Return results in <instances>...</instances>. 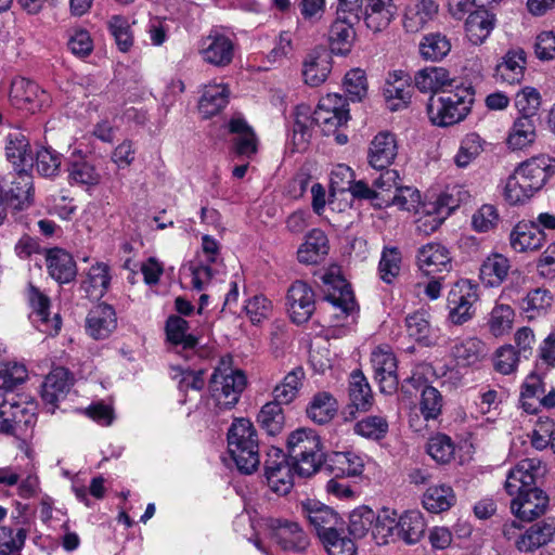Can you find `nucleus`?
<instances>
[{"label": "nucleus", "instance_id": "obj_14", "mask_svg": "<svg viewBox=\"0 0 555 555\" xmlns=\"http://www.w3.org/2000/svg\"><path fill=\"white\" fill-rule=\"evenodd\" d=\"M287 307L294 323L307 322L315 310V295L311 286L304 281H295L287 292Z\"/></svg>", "mask_w": 555, "mask_h": 555}, {"label": "nucleus", "instance_id": "obj_50", "mask_svg": "<svg viewBox=\"0 0 555 555\" xmlns=\"http://www.w3.org/2000/svg\"><path fill=\"white\" fill-rule=\"evenodd\" d=\"M485 150V141L475 132L466 134L460 143L454 163L459 168H466L477 159Z\"/></svg>", "mask_w": 555, "mask_h": 555}, {"label": "nucleus", "instance_id": "obj_46", "mask_svg": "<svg viewBox=\"0 0 555 555\" xmlns=\"http://www.w3.org/2000/svg\"><path fill=\"white\" fill-rule=\"evenodd\" d=\"M337 412V402L334 397L326 391L315 393L308 408V417L318 424L330 422Z\"/></svg>", "mask_w": 555, "mask_h": 555}, {"label": "nucleus", "instance_id": "obj_4", "mask_svg": "<svg viewBox=\"0 0 555 555\" xmlns=\"http://www.w3.org/2000/svg\"><path fill=\"white\" fill-rule=\"evenodd\" d=\"M288 456L294 472L300 477L317 473L323 462L320 437L312 429L300 428L287 438Z\"/></svg>", "mask_w": 555, "mask_h": 555}, {"label": "nucleus", "instance_id": "obj_38", "mask_svg": "<svg viewBox=\"0 0 555 555\" xmlns=\"http://www.w3.org/2000/svg\"><path fill=\"white\" fill-rule=\"evenodd\" d=\"M555 532V522L541 521L532 525L517 542V550L520 552H533L547 544Z\"/></svg>", "mask_w": 555, "mask_h": 555}, {"label": "nucleus", "instance_id": "obj_42", "mask_svg": "<svg viewBox=\"0 0 555 555\" xmlns=\"http://www.w3.org/2000/svg\"><path fill=\"white\" fill-rule=\"evenodd\" d=\"M372 538L378 545L396 542V511L384 507L375 514Z\"/></svg>", "mask_w": 555, "mask_h": 555}, {"label": "nucleus", "instance_id": "obj_31", "mask_svg": "<svg viewBox=\"0 0 555 555\" xmlns=\"http://www.w3.org/2000/svg\"><path fill=\"white\" fill-rule=\"evenodd\" d=\"M328 240L320 229L311 230L297 251L301 263L315 264L322 261L328 254Z\"/></svg>", "mask_w": 555, "mask_h": 555}, {"label": "nucleus", "instance_id": "obj_25", "mask_svg": "<svg viewBox=\"0 0 555 555\" xmlns=\"http://www.w3.org/2000/svg\"><path fill=\"white\" fill-rule=\"evenodd\" d=\"M46 264L49 275L61 284L72 282L77 275V266L73 256L62 248L47 249Z\"/></svg>", "mask_w": 555, "mask_h": 555}, {"label": "nucleus", "instance_id": "obj_16", "mask_svg": "<svg viewBox=\"0 0 555 555\" xmlns=\"http://www.w3.org/2000/svg\"><path fill=\"white\" fill-rule=\"evenodd\" d=\"M516 169L524 182H528L538 192L555 175V159L542 154L522 162Z\"/></svg>", "mask_w": 555, "mask_h": 555}, {"label": "nucleus", "instance_id": "obj_19", "mask_svg": "<svg viewBox=\"0 0 555 555\" xmlns=\"http://www.w3.org/2000/svg\"><path fill=\"white\" fill-rule=\"evenodd\" d=\"M73 385L69 372L62 367L53 369L46 377L41 397L51 413L57 406V402L64 399Z\"/></svg>", "mask_w": 555, "mask_h": 555}, {"label": "nucleus", "instance_id": "obj_24", "mask_svg": "<svg viewBox=\"0 0 555 555\" xmlns=\"http://www.w3.org/2000/svg\"><path fill=\"white\" fill-rule=\"evenodd\" d=\"M545 242V234L534 222H518L509 234L511 247L516 253L540 249Z\"/></svg>", "mask_w": 555, "mask_h": 555}, {"label": "nucleus", "instance_id": "obj_49", "mask_svg": "<svg viewBox=\"0 0 555 555\" xmlns=\"http://www.w3.org/2000/svg\"><path fill=\"white\" fill-rule=\"evenodd\" d=\"M257 421L269 435L281 433L285 423L282 403L275 400L267 402L259 411Z\"/></svg>", "mask_w": 555, "mask_h": 555}, {"label": "nucleus", "instance_id": "obj_23", "mask_svg": "<svg viewBox=\"0 0 555 555\" xmlns=\"http://www.w3.org/2000/svg\"><path fill=\"white\" fill-rule=\"evenodd\" d=\"M273 529L278 544L285 551L301 553L309 546V538L298 522L276 519Z\"/></svg>", "mask_w": 555, "mask_h": 555}, {"label": "nucleus", "instance_id": "obj_44", "mask_svg": "<svg viewBox=\"0 0 555 555\" xmlns=\"http://www.w3.org/2000/svg\"><path fill=\"white\" fill-rule=\"evenodd\" d=\"M349 399L359 411H369L373 405L371 387L361 371H353L350 375Z\"/></svg>", "mask_w": 555, "mask_h": 555}, {"label": "nucleus", "instance_id": "obj_51", "mask_svg": "<svg viewBox=\"0 0 555 555\" xmlns=\"http://www.w3.org/2000/svg\"><path fill=\"white\" fill-rule=\"evenodd\" d=\"M455 501L451 487L446 485L427 489L423 496L424 507L431 513H440L449 509Z\"/></svg>", "mask_w": 555, "mask_h": 555}, {"label": "nucleus", "instance_id": "obj_27", "mask_svg": "<svg viewBox=\"0 0 555 555\" xmlns=\"http://www.w3.org/2000/svg\"><path fill=\"white\" fill-rule=\"evenodd\" d=\"M526 68V53L521 49L509 50L496 65V81L507 85L520 83Z\"/></svg>", "mask_w": 555, "mask_h": 555}, {"label": "nucleus", "instance_id": "obj_56", "mask_svg": "<svg viewBox=\"0 0 555 555\" xmlns=\"http://www.w3.org/2000/svg\"><path fill=\"white\" fill-rule=\"evenodd\" d=\"M451 50L449 39L437 33L425 36L420 43V52L425 60L440 61Z\"/></svg>", "mask_w": 555, "mask_h": 555}, {"label": "nucleus", "instance_id": "obj_8", "mask_svg": "<svg viewBox=\"0 0 555 555\" xmlns=\"http://www.w3.org/2000/svg\"><path fill=\"white\" fill-rule=\"evenodd\" d=\"M478 286L469 280H460L449 291L447 302L449 320L454 325H462L473 319L474 305L478 301Z\"/></svg>", "mask_w": 555, "mask_h": 555}, {"label": "nucleus", "instance_id": "obj_39", "mask_svg": "<svg viewBox=\"0 0 555 555\" xmlns=\"http://www.w3.org/2000/svg\"><path fill=\"white\" fill-rule=\"evenodd\" d=\"M5 156L16 168L24 169L33 160L29 140L21 131H12L5 138Z\"/></svg>", "mask_w": 555, "mask_h": 555}, {"label": "nucleus", "instance_id": "obj_63", "mask_svg": "<svg viewBox=\"0 0 555 555\" xmlns=\"http://www.w3.org/2000/svg\"><path fill=\"white\" fill-rule=\"evenodd\" d=\"M520 356L512 345L500 347L493 357L494 370L503 375H509L516 372Z\"/></svg>", "mask_w": 555, "mask_h": 555}, {"label": "nucleus", "instance_id": "obj_7", "mask_svg": "<svg viewBox=\"0 0 555 555\" xmlns=\"http://www.w3.org/2000/svg\"><path fill=\"white\" fill-rule=\"evenodd\" d=\"M323 293L326 301L336 310L335 318L344 324L356 322L358 305L353 292L347 281L333 268L322 276Z\"/></svg>", "mask_w": 555, "mask_h": 555}, {"label": "nucleus", "instance_id": "obj_13", "mask_svg": "<svg viewBox=\"0 0 555 555\" xmlns=\"http://www.w3.org/2000/svg\"><path fill=\"white\" fill-rule=\"evenodd\" d=\"M0 190L8 206L23 209L29 204L33 178L24 169L7 175L0 182Z\"/></svg>", "mask_w": 555, "mask_h": 555}, {"label": "nucleus", "instance_id": "obj_53", "mask_svg": "<svg viewBox=\"0 0 555 555\" xmlns=\"http://www.w3.org/2000/svg\"><path fill=\"white\" fill-rule=\"evenodd\" d=\"M107 28L114 37L120 52H128L134 42V36L129 20L124 15H112L107 21Z\"/></svg>", "mask_w": 555, "mask_h": 555}, {"label": "nucleus", "instance_id": "obj_59", "mask_svg": "<svg viewBox=\"0 0 555 555\" xmlns=\"http://www.w3.org/2000/svg\"><path fill=\"white\" fill-rule=\"evenodd\" d=\"M401 183V178L396 169H384V171L373 181V186L375 191H380V193H376L377 198L382 201V204L389 206L390 205V193L392 191H397Z\"/></svg>", "mask_w": 555, "mask_h": 555}, {"label": "nucleus", "instance_id": "obj_5", "mask_svg": "<svg viewBox=\"0 0 555 555\" xmlns=\"http://www.w3.org/2000/svg\"><path fill=\"white\" fill-rule=\"evenodd\" d=\"M247 380L241 370H235L222 359L209 379V392L219 410H231L238 402Z\"/></svg>", "mask_w": 555, "mask_h": 555}, {"label": "nucleus", "instance_id": "obj_11", "mask_svg": "<svg viewBox=\"0 0 555 555\" xmlns=\"http://www.w3.org/2000/svg\"><path fill=\"white\" fill-rule=\"evenodd\" d=\"M198 53L205 63L216 67H225L233 61L234 42L219 29L214 28L201 39Z\"/></svg>", "mask_w": 555, "mask_h": 555}, {"label": "nucleus", "instance_id": "obj_61", "mask_svg": "<svg viewBox=\"0 0 555 555\" xmlns=\"http://www.w3.org/2000/svg\"><path fill=\"white\" fill-rule=\"evenodd\" d=\"M323 546L328 555H356L357 547L354 542L344 534L343 530H336L325 538L321 539Z\"/></svg>", "mask_w": 555, "mask_h": 555}, {"label": "nucleus", "instance_id": "obj_35", "mask_svg": "<svg viewBox=\"0 0 555 555\" xmlns=\"http://www.w3.org/2000/svg\"><path fill=\"white\" fill-rule=\"evenodd\" d=\"M487 347L483 341L477 337H467L456 340L451 348V356L457 365H474L485 358Z\"/></svg>", "mask_w": 555, "mask_h": 555}, {"label": "nucleus", "instance_id": "obj_55", "mask_svg": "<svg viewBox=\"0 0 555 555\" xmlns=\"http://www.w3.org/2000/svg\"><path fill=\"white\" fill-rule=\"evenodd\" d=\"M388 429L387 420L379 415L365 416L353 425L357 435L374 441L385 438Z\"/></svg>", "mask_w": 555, "mask_h": 555}, {"label": "nucleus", "instance_id": "obj_3", "mask_svg": "<svg viewBox=\"0 0 555 555\" xmlns=\"http://www.w3.org/2000/svg\"><path fill=\"white\" fill-rule=\"evenodd\" d=\"M228 451L237 469L245 475L260 464L257 430L247 418H235L228 430Z\"/></svg>", "mask_w": 555, "mask_h": 555}, {"label": "nucleus", "instance_id": "obj_12", "mask_svg": "<svg viewBox=\"0 0 555 555\" xmlns=\"http://www.w3.org/2000/svg\"><path fill=\"white\" fill-rule=\"evenodd\" d=\"M10 100L13 106L29 113H36L49 106L50 95L26 78H15L11 83Z\"/></svg>", "mask_w": 555, "mask_h": 555}, {"label": "nucleus", "instance_id": "obj_20", "mask_svg": "<svg viewBox=\"0 0 555 555\" xmlns=\"http://www.w3.org/2000/svg\"><path fill=\"white\" fill-rule=\"evenodd\" d=\"M189 323L179 315H171L166 322L167 339L177 353L190 359L195 351L198 340L195 336L186 334Z\"/></svg>", "mask_w": 555, "mask_h": 555}, {"label": "nucleus", "instance_id": "obj_26", "mask_svg": "<svg viewBox=\"0 0 555 555\" xmlns=\"http://www.w3.org/2000/svg\"><path fill=\"white\" fill-rule=\"evenodd\" d=\"M426 524L421 512L412 509L398 515L396 512V540L408 545L416 544L424 535Z\"/></svg>", "mask_w": 555, "mask_h": 555}, {"label": "nucleus", "instance_id": "obj_60", "mask_svg": "<svg viewBox=\"0 0 555 555\" xmlns=\"http://www.w3.org/2000/svg\"><path fill=\"white\" fill-rule=\"evenodd\" d=\"M375 512L366 506L354 509L349 516V532L354 538H363L372 532Z\"/></svg>", "mask_w": 555, "mask_h": 555}, {"label": "nucleus", "instance_id": "obj_54", "mask_svg": "<svg viewBox=\"0 0 555 555\" xmlns=\"http://www.w3.org/2000/svg\"><path fill=\"white\" fill-rule=\"evenodd\" d=\"M315 125L314 113L308 105L300 104L296 106L294 113V142L298 149H304L310 138V130Z\"/></svg>", "mask_w": 555, "mask_h": 555}, {"label": "nucleus", "instance_id": "obj_45", "mask_svg": "<svg viewBox=\"0 0 555 555\" xmlns=\"http://www.w3.org/2000/svg\"><path fill=\"white\" fill-rule=\"evenodd\" d=\"M405 328L414 340L429 346L434 341L430 314L427 311L418 310L405 318Z\"/></svg>", "mask_w": 555, "mask_h": 555}, {"label": "nucleus", "instance_id": "obj_15", "mask_svg": "<svg viewBox=\"0 0 555 555\" xmlns=\"http://www.w3.org/2000/svg\"><path fill=\"white\" fill-rule=\"evenodd\" d=\"M27 295L28 301L33 308V321L37 328L49 336L57 335L62 322L59 314H54L52 319L49 318V297L33 284H29Z\"/></svg>", "mask_w": 555, "mask_h": 555}, {"label": "nucleus", "instance_id": "obj_9", "mask_svg": "<svg viewBox=\"0 0 555 555\" xmlns=\"http://www.w3.org/2000/svg\"><path fill=\"white\" fill-rule=\"evenodd\" d=\"M347 100L337 93H330L319 101L314 109V121L326 135L334 133L349 119Z\"/></svg>", "mask_w": 555, "mask_h": 555}, {"label": "nucleus", "instance_id": "obj_22", "mask_svg": "<svg viewBox=\"0 0 555 555\" xmlns=\"http://www.w3.org/2000/svg\"><path fill=\"white\" fill-rule=\"evenodd\" d=\"M417 264L426 275L449 272L452 269L450 253L439 243L422 246L417 253Z\"/></svg>", "mask_w": 555, "mask_h": 555}, {"label": "nucleus", "instance_id": "obj_18", "mask_svg": "<svg viewBox=\"0 0 555 555\" xmlns=\"http://www.w3.org/2000/svg\"><path fill=\"white\" fill-rule=\"evenodd\" d=\"M398 154V144L393 133L389 131L378 132L370 142L367 162L377 170L388 168Z\"/></svg>", "mask_w": 555, "mask_h": 555}, {"label": "nucleus", "instance_id": "obj_32", "mask_svg": "<svg viewBox=\"0 0 555 555\" xmlns=\"http://www.w3.org/2000/svg\"><path fill=\"white\" fill-rule=\"evenodd\" d=\"M229 132L234 134L233 143L237 155L250 157L257 152V139L251 127L241 116H234L228 124Z\"/></svg>", "mask_w": 555, "mask_h": 555}, {"label": "nucleus", "instance_id": "obj_36", "mask_svg": "<svg viewBox=\"0 0 555 555\" xmlns=\"http://www.w3.org/2000/svg\"><path fill=\"white\" fill-rule=\"evenodd\" d=\"M306 373L302 366H296L289 371L272 390L273 400L282 403H292L299 395L304 386Z\"/></svg>", "mask_w": 555, "mask_h": 555}, {"label": "nucleus", "instance_id": "obj_1", "mask_svg": "<svg viewBox=\"0 0 555 555\" xmlns=\"http://www.w3.org/2000/svg\"><path fill=\"white\" fill-rule=\"evenodd\" d=\"M545 473V466L538 459H524L512 468L504 483L509 496L511 512L521 521H533L545 514L550 499L537 487V480Z\"/></svg>", "mask_w": 555, "mask_h": 555}, {"label": "nucleus", "instance_id": "obj_64", "mask_svg": "<svg viewBox=\"0 0 555 555\" xmlns=\"http://www.w3.org/2000/svg\"><path fill=\"white\" fill-rule=\"evenodd\" d=\"M62 155L50 147H41L36 154V168L44 177H54L59 173Z\"/></svg>", "mask_w": 555, "mask_h": 555}, {"label": "nucleus", "instance_id": "obj_41", "mask_svg": "<svg viewBox=\"0 0 555 555\" xmlns=\"http://www.w3.org/2000/svg\"><path fill=\"white\" fill-rule=\"evenodd\" d=\"M228 99L229 90L227 86L221 83L208 85L205 87L199 100V113L205 118H209L225 107Z\"/></svg>", "mask_w": 555, "mask_h": 555}, {"label": "nucleus", "instance_id": "obj_48", "mask_svg": "<svg viewBox=\"0 0 555 555\" xmlns=\"http://www.w3.org/2000/svg\"><path fill=\"white\" fill-rule=\"evenodd\" d=\"M553 297L547 289L535 288L529 292L520 302V309L529 320L544 315L551 308Z\"/></svg>", "mask_w": 555, "mask_h": 555}, {"label": "nucleus", "instance_id": "obj_58", "mask_svg": "<svg viewBox=\"0 0 555 555\" xmlns=\"http://www.w3.org/2000/svg\"><path fill=\"white\" fill-rule=\"evenodd\" d=\"M468 193L461 186L447 189L435 203H429L438 210V215L449 216L461 203L468 199Z\"/></svg>", "mask_w": 555, "mask_h": 555}, {"label": "nucleus", "instance_id": "obj_47", "mask_svg": "<svg viewBox=\"0 0 555 555\" xmlns=\"http://www.w3.org/2000/svg\"><path fill=\"white\" fill-rule=\"evenodd\" d=\"M353 23L336 18L330 28L328 40L333 53L346 54L350 51L356 33Z\"/></svg>", "mask_w": 555, "mask_h": 555}, {"label": "nucleus", "instance_id": "obj_6", "mask_svg": "<svg viewBox=\"0 0 555 555\" xmlns=\"http://www.w3.org/2000/svg\"><path fill=\"white\" fill-rule=\"evenodd\" d=\"M36 423L35 406L13 392H0V434L24 437Z\"/></svg>", "mask_w": 555, "mask_h": 555}, {"label": "nucleus", "instance_id": "obj_21", "mask_svg": "<svg viewBox=\"0 0 555 555\" xmlns=\"http://www.w3.org/2000/svg\"><path fill=\"white\" fill-rule=\"evenodd\" d=\"M117 326L114 308L107 304L93 307L86 319L87 333L94 339L107 338Z\"/></svg>", "mask_w": 555, "mask_h": 555}, {"label": "nucleus", "instance_id": "obj_2", "mask_svg": "<svg viewBox=\"0 0 555 555\" xmlns=\"http://www.w3.org/2000/svg\"><path fill=\"white\" fill-rule=\"evenodd\" d=\"M475 90L472 86L457 85L431 95L427 104L428 118L433 125L449 127L463 121L472 111Z\"/></svg>", "mask_w": 555, "mask_h": 555}, {"label": "nucleus", "instance_id": "obj_34", "mask_svg": "<svg viewBox=\"0 0 555 555\" xmlns=\"http://www.w3.org/2000/svg\"><path fill=\"white\" fill-rule=\"evenodd\" d=\"M495 25V17L487 10L470 12L465 22L467 39L475 46H479L490 36Z\"/></svg>", "mask_w": 555, "mask_h": 555}, {"label": "nucleus", "instance_id": "obj_28", "mask_svg": "<svg viewBox=\"0 0 555 555\" xmlns=\"http://www.w3.org/2000/svg\"><path fill=\"white\" fill-rule=\"evenodd\" d=\"M322 463L335 478L360 476L364 469L363 460L352 452H333Z\"/></svg>", "mask_w": 555, "mask_h": 555}, {"label": "nucleus", "instance_id": "obj_40", "mask_svg": "<svg viewBox=\"0 0 555 555\" xmlns=\"http://www.w3.org/2000/svg\"><path fill=\"white\" fill-rule=\"evenodd\" d=\"M111 282L109 268L103 262L91 266L81 288L89 298L98 299L107 292Z\"/></svg>", "mask_w": 555, "mask_h": 555}, {"label": "nucleus", "instance_id": "obj_33", "mask_svg": "<svg viewBox=\"0 0 555 555\" xmlns=\"http://www.w3.org/2000/svg\"><path fill=\"white\" fill-rule=\"evenodd\" d=\"M453 79L448 69L443 67H425L415 73L414 85L423 93H437L447 90Z\"/></svg>", "mask_w": 555, "mask_h": 555}, {"label": "nucleus", "instance_id": "obj_30", "mask_svg": "<svg viewBox=\"0 0 555 555\" xmlns=\"http://www.w3.org/2000/svg\"><path fill=\"white\" fill-rule=\"evenodd\" d=\"M397 14L393 0H367L364 22L374 33L386 29Z\"/></svg>", "mask_w": 555, "mask_h": 555}, {"label": "nucleus", "instance_id": "obj_52", "mask_svg": "<svg viewBox=\"0 0 555 555\" xmlns=\"http://www.w3.org/2000/svg\"><path fill=\"white\" fill-rule=\"evenodd\" d=\"M535 193L528 182H524L521 175H518V170L515 169L506 180L503 194L508 204L519 205L530 199Z\"/></svg>", "mask_w": 555, "mask_h": 555}, {"label": "nucleus", "instance_id": "obj_43", "mask_svg": "<svg viewBox=\"0 0 555 555\" xmlns=\"http://www.w3.org/2000/svg\"><path fill=\"white\" fill-rule=\"evenodd\" d=\"M509 269V260L505 256L493 254L481 264L480 279L488 286H499L506 279Z\"/></svg>", "mask_w": 555, "mask_h": 555}, {"label": "nucleus", "instance_id": "obj_29", "mask_svg": "<svg viewBox=\"0 0 555 555\" xmlns=\"http://www.w3.org/2000/svg\"><path fill=\"white\" fill-rule=\"evenodd\" d=\"M438 13V4L435 0H409L403 26L409 33L422 30Z\"/></svg>", "mask_w": 555, "mask_h": 555}, {"label": "nucleus", "instance_id": "obj_62", "mask_svg": "<svg viewBox=\"0 0 555 555\" xmlns=\"http://www.w3.org/2000/svg\"><path fill=\"white\" fill-rule=\"evenodd\" d=\"M514 311L507 305H496L490 314L489 330L495 336L500 337L508 333L512 328Z\"/></svg>", "mask_w": 555, "mask_h": 555}, {"label": "nucleus", "instance_id": "obj_37", "mask_svg": "<svg viewBox=\"0 0 555 555\" xmlns=\"http://www.w3.org/2000/svg\"><path fill=\"white\" fill-rule=\"evenodd\" d=\"M535 137L534 119L530 116H519L508 131L506 144L513 151L524 150L534 142Z\"/></svg>", "mask_w": 555, "mask_h": 555}, {"label": "nucleus", "instance_id": "obj_10", "mask_svg": "<svg viewBox=\"0 0 555 555\" xmlns=\"http://www.w3.org/2000/svg\"><path fill=\"white\" fill-rule=\"evenodd\" d=\"M301 515L308 520L319 539L336 530H343L345 521L332 507L320 501L307 499L300 502Z\"/></svg>", "mask_w": 555, "mask_h": 555}, {"label": "nucleus", "instance_id": "obj_17", "mask_svg": "<svg viewBox=\"0 0 555 555\" xmlns=\"http://www.w3.org/2000/svg\"><path fill=\"white\" fill-rule=\"evenodd\" d=\"M371 362L375 379L379 383L382 392L392 393L398 386L397 359L387 348L378 347L372 352Z\"/></svg>", "mask_w": 555, "mask_h": 555}, {"label": "nucleus", "instance_id": "obj_57", "mask_svg": "<svg viewBox=\"0 0 555 555\" xmlns=\"http://www.w3.org/2000/svg\"><path fill=\"white\" fill-rule=\"evenodd\" d=\"M427 453L437 463L447 464L454 457L455 446L449 436L438 434L429 438L427 442Z\"/></svg>", "mask_w": 555, "mask_h": 555}]
</instances>
